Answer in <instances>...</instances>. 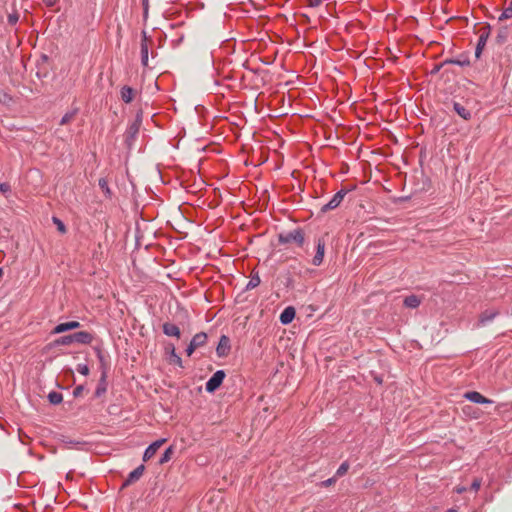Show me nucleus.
Masks as SVG:
<instances>
[{"label":"nucleus","mask_w":512,"mask_h":512,"mask_svg":"<svg viewBox=\"0 0 512 512\" xmlns=\"http://www.w3.org/2000/svg\"><path fill=\"white\" fill-rule=\"evenodd\" d=\"M93 339H94V336L91 333H89L87 331H79V332H76V333H73L70 335H65V336H61V337L57 338L54 341V345L66 346V345H70L74 342L87 345V344H90L93 341Z\"/></svg>","instance_id":"f257e3e1"},{"label":"nucleus","mask_w":512,"mask_h":512,"mask_svg":"<svg viewBox=\"0 0 512 512\" xmlns=\"http://www.w3.org/2000/svg\"><path fill=\"white\" fill-rule=\"evenodd\" d=\"M305 242V233L303 229L297 228L288 232L278 234V243L282 245L295 243L298 247H302Z\"/></svg>","instance_id":"f03ea898"},{"label":"nucleus","mask_w":512,"mask_h":512,"mask_svg":"<svg viewBox=\"0 0 512 512\" xmlns=\"http://www.w3.org/2000/svg\"><path fill=\"white\" fill-rule=\"evenodd\" d=\"M351 189H346V188H342L341 190H339L333 197L332 199L325 205H323L320 209V212L321 213H326L330 210H334L336 209L340 204L341 202L343 201L344 197L347 195V193L350 191Z\"/></svg>","instance_id":"7ed1b4c3"},{"label":"nucleus","mask_w":512,"mask_h":512,"mask_svg":"<svg viewBox=\"0 0 512 512\" xmlns=\"http://www.w3.org/2000/svg\"><path fill=\"white\" fill-rule=\"evenodd\" d=\"M225 371L218 370L216 371L206 382L205 389L208 393H214L223 383L225 379Z\"/></svg>","instance_id":"20e7f679"},{"label":"nucleus","mask_w":512,"mask_h":512,"mask_svg":"<svg viewBox=\"0 0 512 512\" xmlns=\"http://www.w3.org/2000/svg\"><path fill=\"white\" fill-rule=\"evenodd\" d=\"M490 31H491V28H490V25H488V24H486L480 28V30H479L480 35H479V39H478L476 49H475L476 58L480 57V55L487 43V40L489 38Z\"/></svg>","instance_id":"39448f33"},{"label":"nucleus","mask_w":512,"mask_h":512,"mask_svg":"<svg viewBox=\"0 0 512 512\" xmlns=\"http://www.w3.org/2000/svg\"><path fill=\"white\" fill-rule=\"evenodd\" d=\"M140 128L136 124H130L124 133V143L128 150L133 148L134 142L138 136Z\"/></svg>","instance_id":"423d86ee"},{"label":"nucleus","mask_w":512,"mask_h":512,"mask_svg":"<svg viewBox=\"0 0 512 512\" xmlns=\"http://www.w3.org/2000/svg\"><path fill=\"white\" fill-rule=\"evenodd\" d=\"M153 40L147 36L146 32H142V39H141V64L144 67H148V52H149V44H152Z\"/></svg>","instance_id":"0eeeda50"},{"label":"nucleus","mask_w":512,"mask_h":512,"mask_svg":"<svg viewBox=\"0 0 512 512\" xmlns=\"http://www.w3.org/2000/svg\"><path fill=\"white\" fill-rule=\"evenodd\" d=\"M144 471H145V466L143 464L139 465L137 468H135L133 471H131L129 473L128 477L123 482L121 489L127 488L128 486L137 482L142 477Z\"/></svg>","instance_id":"6e6552de"},{"label":"nucleus","mask_w":512,"mask_h":512,"mask_svg":"<svg viewBox=\"0 0 512 512\" xmlns=\"http://www.w3.org/2000/svg\"><path fill=\"white\" fill-rule=\"evenodd\" d=\"M325 240L323 237H320L316 241V254L314 255L312 259V264L314 266H320L324 259L325 254Z\"/></svg>","instance_id":"1a4fd4ad"},{"label":"nucleus","mask_w":512,"mask_h":512,"mask_svg":"<svg viewBox=\"0 0 512 512\" xmlns=\"http://www.w3.org/2000/svg\"><path fill=\"white\" fill-rule=\"evenodd\" d=\"M463 397L476 404H492L493 400L486 398L478 391H467L463 394Z\"/></svg>","instance_id":"9d476101"},{"label":"nucleus","mask_w":512,"mask_h":512,"mask_svg":"<svg viewBox=\"0 0 512 512\" xmlns=\"http://www.w3.org/2000/svg\"><path fill=\"white\" fill-rule=\"evenodd\" d=\"M231 350L230 338L226 335H222L219 339V343L216 347V353L219 357H226Z\"/></svg>","instance_id":"9b49d317"},{"label":"nucleus","mask_w":512,"mask_h":512,"mask_svg":"<svg viewBox=\"0 0 512 512\" xmlns=\"http://www.w3.org/2000/svg\"><path fill=\"white\" fill-rule=\"evenodd\" d=\"M166 442V439H159L151 443L143 454V461L147 462L150 460L158 451V449Z\"/></svg>","instance_id":"f8f14e48"},{"label":"nucleus","mask_w":512,"mask_h":512,"mask_svg":"<svg viewBox=\"0 0 512 512\" xmlns=\"http://www.w3.org/2000/svg\"><path fill=\"white\" fill-rule=\"evenodd\" d=\"M165 353L169 356L168 361L170 364H174L179 367H183L182 359L176 353L174 344H172V343L167 344L165 347Z\"/></svg>","instance_id":"ddd939ff"},{"label":"nucleus","mask_w":512,"mask_h":512,"mask_svg":"<svg viewBox=\"0 0 512 512\" xmlns=\"http://www.w3.org/2000/svg\"><path fill=\"white\" fill-rule=\"evenodd\" d=\"M80 326H81V324L78 321H69V322L60 323L54 327V329L52 330V334L64 333L66 331L77 329Z\"/></svg>","instance_id":"4468645a"},{"label":"nucleus","mask_w":512,"mask_h":512,"mask_svg":"<svg viewBox=\"0 0 512 512\" xmlns=\"http://www.w3.org/2000/svg\"><path fill=\"white\" fill-rule=\"evenodd\" d=\"M106 379H107V371H102L101 377L98 381V385H97L95 393H94L95 398H100L101 396H103L106 393L107 386H108Z\"/></svg>","instance_id":"2eb2a0df"},{"label":"nucleus","mask_w":512,"mask_h":512,"mask_svg":"<svg viewBox=\"0 0 512 512\" xmlns=\"http://www.w3.org/2000/svg\"><path fill=\"white\" fill-rule=\"evenodd\" d=\"M162 330L166 336L176 337L178 339L181 337V331H180L179 327L173 323H170V322L163 323Z\"/></svg>","instance_id":"dca6fc26"},{"label":"nucleus","mask_w":512,"mask_h":512,"mask_svg":"<svg viewBox=\"0 0 512 512\" xmlns=\"http://www.w3.org/2000/svg\"><path fill=\"white\" fill-rule=\"evenodd\" d=\"M295 315H296V310L294 307L292 306H288L286 307L280 314V322L283 324V325H287V324H290L293 319L295 318Z\"/></svg>","instance_id":"f3484780"},{"label":"nucleus","mask_w":512,"mask_h":512,"mask_svg":"<svg viewBox=\"0 0 512 512\" xmlns=\"http://www.w3.org/2000/svg\"><path fill=\"white\" fill-rule=\"evenodd\" d=\"M62 443L65 444V446L68 449H77V450H82L83 447L87 444L85 441L74 440L67 436H63Z\"/></svg>","instance_id":"a211bd4d"},{"label":"nucleus","mask_w":512,"mask_h":512,"mask_svg":"<svg viewBox=\"0 0 512 512\" xmlns=\"http://www.w3.org/2000/svg\"><path fill=\"white\" fill-rule=\"evenodd\" d=\"M121 99L123 102L125 103H131L134 99V96H135V90L133 88H131L130 86H123L121 88Z\"/></svg>","instance_id":"6ab92c4d"},{"label":"nucleus","mask_w":512,"mask_h":512,"mask_svg":"<svg viewBox=\"0 0 512 512\" xmlns=\"http://www.w3.org/2000/svg\"><path fill=\"white\" fill-rule=\"evenodd\" d=\"M444 64H455V65H459V66H469L470 65V60H469L468 55L461 54L457 58L446 59L444 61Z\"/></svg>","instance_id":"aec40b11"},{"label":"nucleus","mask_w":512,"mask_h":512,"mask_svg":"<svg viewBox=\"0 0 512 512\" xmlns=\"http://www.w3.org/2000/svg\"><path fill=\"white\" fill-rule=\"evenodd\" d=\"M453 110L464 120L471 118V112L458 102L453 103Z\"/></svg>","instance_id":"412c9836"},{"label":"nucleus","mask_w":512,"mask_h":512,"mask_svg":"<svg viewBox=\"0 0 512 512\" xmlns=\"http://www.w3.org/2000/svg\"><path fill=\"white\" fill-rule=\"evenodd\" d=\"M207 334L205 332H199L195 334L191 340V343L196 347L200 348L204 346L207 342Z\"/></svg>","instance_id":"4be33fe9"},{"label":"nucleus","mask_w":512,"mask_h":512,"mask_svg":"<svg viewBox=\"0 0 512 512\" xmlns=\"http://www.w3.org/2000/svg\"><path fill=\"white\" fill-rule=\"evenodd\" d=\"M497 314H498L497 311L485 310L484 312L481 313V315L479 317V322L482 325H485L487 322L492 321L496 317Z\"/></svg>","instance_id":"5701e85b"},{"label":"nucleus","mask_w":512,"mask_h":512,"mask_svg":"<svg viewBox=\"0 0 512 512\" xmlns=\"http://www.w3.org/2000/svg\"><path fill=\"white\" fill-rule=\"evenodd\" d=\"M403 303H404L405 307L417 308L420 305L421 300L417 295H409V296L405 297Z\"/></svg>","instance_id":"b1692460"},{"label":"nucleus","mask_w":512,"mask_h":512,"mask_svg":"<svg viewBox=\"0 0 512 512\" xmlns=\"http://www.w3.org/2000/svg\"><path fill=\"white\" fill-rule=\"evenodd\" d=\"M260 283H261V280H260V277H259V275H258V272L253 273V274L251 275V278H250L249 282H248V283H247V285H246V290L254 289V288H256Z\"/></svg>","instance_id":"393cba45"},{"label":"nucleus","mask_w":512,"mask_h":512,"mask_svg":"<svg viewBox=\"0 0 512 512\" xmlns=\"http://www.w3.org/2000/svg\"><path fill=\"white\" fill-rule=\"evenodd\" d=\"M48 400L53 405H58L62 402L63 396L61 393L52 391L48 394Z\"/></svg>","instance_id":"a878e982"},{"label":"nucleus","mask_w":512,"mask_h":512,"mask_svg":"<svg viewBox=\"0 0 512 512\" xmlns=\"http://www.w3.org/2000/svg\"><path fill=\"white\" fill-rule=\"evenodd\" d=\"M173 453H174L173 447L172 446L168 447L164 451L162 456L160 457L159 464L163 465V464L167 463L168 461H170V459L172 458Z\"/></svg>","instance_id":"bb28decb"},{"label":"nucleus","mask_w":512,"mask_h":512,"mask_svg":"<svg viewBox=\"0 0 512 512\" xmlns=\"http://www.w3.org/2000/svg\"><path fill=\"white\" fill-rule=\"evenodd\" d=\"M98 185L100 187V189L103 191V193L107 196V197H111L112 195V192L108 186V181L106 178H100L99 181H98Z\"/></svg>","instance_id":"cd10ccee"},{"label":"nucleus","mask_w":512,"mask_h":512,"mask_svg":"<svg viewBox=\"0 0 512 512\" xmlns=\"http://www.w3.org/2000/svg\"><path fill=\"white\" fill-rule=\"evenodd\" d=\"M462 411L463 413L466 415V416H469V417H472L474 419H477L479 417V413L477 412V410L471 406V405H465L463 408H462Z\"/></svg>","instance_id":"c85d7f7f"},{"label":"nucleus","mask_w":512,"mask_h":512,"mask_svg":"<svg viewBox=\"0 0 512 512\" xmlns=\"http://www.w3.org/2000/svg\"><path fill=\"white\" fill-rule=\"evenodd\" d=\"M349 467H350V465H349L348 461H344V462L339 466V468L337 469V471H336V473H335V476H336L337 478H340V477L344 476V475L347 473V471L349 470Z\"/></svg>","instance_id":"c756f323"},{"label":"nucleus","mask_w":512,"mask_h":512,"mask_svg":"<svg viewBox=\"0 0 512 512\" xmlns=\"http://www.w3.org/2000/svg\"><path fill=\"white\" fill-rule=\"evenodd\" d=\"M512 18V0L510 1L509 5L505 8V10L501 13L499 16V20L503 21L506 19Z\"/></svg>","instance_id":"7c9ffc66"},{"label":"nucleus","mask_w":512,"mask_h":512,"mask_svg":"<svg viewBox=\"0 0 512 512\" xmlns=\"http://www.w3.org/2000/svg\"><path fill=\"white\" fill-rule=\"evenodd\" d=\"M76 111L67 112L60 120V125H66L73 120L75 117Z\"/></svg>","instance_id":"2f4dec72"},{"label":"nucleus","mask_w":512,"mask_h":512,"mask_svg":"<svg viewBox=\"0 0 512 512\" xmlns=\"http://www.w3.org/2000/svg\"><path fill=\"white\" fill-rule=\"evenodd\" d=\"M53 222H54V224H56L57 229L61 233H65L66 232V226H65V224L59 218L53 217Z\"/></svg>","instance_id":"473e14b6"},{"label":"nucleus","mask_w":512,"mask_h":512,"mask_svg":"<svg viewBox=\"0 0 512 512\" xmlns=\"http://www.w3.org/2000/svg\"><path fill=\"white\" fill-rule=\"evenodd\" d=\"M77 371L84 376H87L90 372L87 364H78Z\"/></svg>","instance_id":"72a5a7b5"},{"label":"nucleus","mask_w":512,"mask_h":512,"mask_svg":"<svg viewBox=\"0 0 512 512\" xmlns=\"http://www.w3.org/2000/svg\"><path fill=\"white\" fill-rule=\"evenodd\" d=\"M7 20H8V23H9L10 25H12V26H13V25H15V24L18 22V20H19V15H18V13H17V12H15V13H11V14H9V15H8V19H7Z\"/></svg>","instance_id":"f704fd0d"},{"label":"nucleus","mask_w":512,"mask_h":512,"mask_svg":"<svg viewBox=\"0 0 512 512\" xmlns=\"http://www.w3.org/2000/svg\"><path fill=\"white\" fill-rule=\"evenodd\" d=\"M0 192L3 195H7L11 192V185L9 183H1L0 184Z\"/></svg>","instance_id":"c9c22d12"},{"label":"nucleus","mask_w":512,"mask_h":512,"mask_svg":"<svg viewBox=\"0 0 512 512\" xmlns=\"http://www.w3.org/2000/svg\"><path fill=\"white\" fill-rule=\"evenodd\" d=\"M97 358L99 360L102 371H106L107 370V362H106V358H105L104 354L99 353V356H97Z\"/></svg>","instance_id":"e433bc0d"},{"label":"nucleus","mask_w":512,"mask_h":512,"mask_svg":"<svg viewBox=\"0 0 512 512\" xmlns=\"http://www.w3.org/2000/svg\"><path fill=\"white\" fill-rule=\"evenodd\" d=\"M481 486V479L475 478L471 483L470 489L477 492Z\"/></svg>","instance_id":"4c0bfd02"},{"label":"nucleus","mask_w":512,"mask_h":512,"mask_svg":"<svg viewBox=\"0 0 512 512\" xmlns=\"http://www.w3.org/2000/svg\"><path fill=\"white\" fill-rule=\"evenodd\" d=\"M84 389H85V388H84V385H78V386H76V387L74 388V390H73V396H74L75 398L80 397V396L82 395V393H83Z\"/></svg>","instance_id":"58836bf2"},{"label":"nucleus","mask_w":512,"mask_h":512,"mask_svg":"<svg viewBox=\"0 0 512 512\" xmlns=\"http://www.w3.org/2000/svg\"><path fill=\"white\" fill-rule=\"evenodd\" d=\"M336 479H337V477H336V476H333V477H331V478H329V479H327V480H325V481L321 482V486H322V487H329V486H331V485L335 484Z\"/></svg>","instance_id":"ea45409f"},{"label":"nucleus","mask_w":512,"mask_h":512,"mask_svg":"<svg viewBox=\"0 0 512 512\" xmlns=\"http://www.w3.org/2000/svg\"><path fill=\"white\" fill-rule=\"evenodd\" d=\"M131 124H136V126L140 128V126L142 124V112L141 111H139L136 114L135 120Z\"/></svg>","instance_id":"a19ab883"},{"label":"nucleus","mask_w":512,"mask_h":512,"mask_svg":"<svg viewBox=\"0 0 512 512\" xmlns=\"http://www.w3.org/2000/svg\"><path fill=\"white\" fill-rule=\"evenodd\" d=\"M322 0H307V5L309 7H318L321 4Z\"/></svg>","instance_id":"79ce46f5"},{"label":"nucleus","mask_w":512,"mask_h":512,"mask_svg":"<svg viewBox=\"0 0 512 512\" xmlns=\"http://www.w3.org/2000/svg\"><path fill=\"white\" fill-rule=\"evenodd\" d=\"M196 349L197 348L190 342L189 345L186 348L187 355L191 356Z\"/></svg>","instance_id":"37998d69"},{"label":"nucleus","mask_w":512,"mask_h":512,"mask_svg":"<svg viewBox=\"0 0 512 512\" xmlns=\"http://www.w3.org/2000/svg\"><path fill=\"white\" fill-rule=\"evenodd\" d=\"M444 61L440 64H437L434 66V68L432 69L431 73L432 74H435V73H438L440 71V69L444 66Z\"/></svg>","instance_id":"c03bdc74"},{"label":"nucleus","mask_w":512,"mask_h":512,"mask_svg":"<svg viewBox=\"0 0 512 512\" xmlns=\"http://www.w3.org/2000/svg\"><path fill=\"white\" fill-rule=\"evenodd\" d=\"M43 2L47 7H53L55 6L57 0H43Z\"/></svg>","instance_id":"a18cd8bd"},{"label":"nucleus","mask_w":512,"mask_h":512,"mask_svg":"<svg viewBox=\"0 0 512 512\" xmlns=\"http://www.w3.org/2000/svg\"><path fill=\"white\" fill-rule=\"evenodd\" d=\"M143 6H144V11L147 12V10H148V0H143Z\"/></svg>","instance_id":"49530a36"},{"label":"nucleus","mask_w":512,"mask_h":512,"mask_svg":"<svg viewBox=\"0 0 512 512\" xmlns=\"http://www.w3.org/2000/svg\"><path fill=\"white\" fill-rule=\"evenodd\" d=\"M94 350H95L97 356H99V353H103L102 349L100 347H94Z\"/></svg>","instance_id":"de8ad7c7"},{"label":"nucleus","mask_w":512,"mask_h":512,"mask_svg":"<svg viewBox=\"0 0 512 512\" xmlns=\"http://www.w3.org/2000/svg\"><path fill=\"white\" fill-rule=\"evenodd\" d=\"M456 491H457V493H462V492L466 491V488H464V487H457Z\"/></svg>","instance_id":"09e8293b"},{"label":"nucleus","mask_w":512,"mask_h":512,"mask_svg":"<svg viewBox=\"0 0 512 512\" xmlns=\"http://www.w3.org/2000/svg\"><path fill=\"white\" fill-rule=\"evenodd\" d=\"M498 39H499V42H502L505 39V37L501 34H498Z\"/></svg>","instance_id":"8fccbe9b"},{"label":"nucleus","mask_w":512,"mask_h":512,"mask_svg":"<svg viewBox=\"0 0 512 512\" xmlns=\"http://www.w3.org/2000/svg\"><path fill=\"white\" fill-rule=\"evenodd\" d=\"M2 276H3V270H2V268H0V279L2 278Z\"/></svg>","instance_id":"3c124183"},{"label":"nucleus","mask_w":512,"mask_h":512,"mask_svg":"<svg viewBox=\"0 0 512 512\" xmlns=\"http://www.w3.org/2000/svg\"><path fill=\"white\" fill-rule=\"evenodd\" d=\"M446 512H457L455 509H448Z\"/></svg>","instance_id":"603ef678"}]
</instances>
